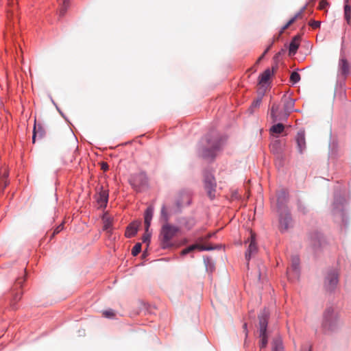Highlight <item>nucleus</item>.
Here are the masks:
<instances>
[{"instance_id":"nucleus-37","label":"nucleus","mask_w":351,"mask_h":351,"mask_svg":"<svg viewBox=\"0 0 351 351\" xmlns=\"http://www.w3.org/2000/svg\"><path fill=\"white\" fill-rule=\"evenodd\" d=\"M262 98L259 97L256 100L254 101L251 105L250 109L252 110L253 108H257L260 106L261 103Z\"/></svg>"},{"instance_id":"nucleus-21","label":"nucleus","mask_w":351,"mask_h":351,"mask_svg":"<svg viewBox=\"0 0 351 351\" xmlns=\"http://www.w3.org/2000/svg\"><path fill=\"white\" fill-rule=\"evenodd\" d=\"M300 260L298 256H294L292 258L291 261V267L288 271V274L291 271L293 272L295 276H298V269H299Z\"/></svg>"},{"instance_id":"nucleus-14","label":"nucleus","mask_w":351,"mask_h":351,"mask_svg":"<svg viewBox=\"0 0 351 351\" xmlns=\"http://www.w3.org/2000/svg\"><path fill=\"white\" fill-rule=\"evenodd\" d=\"M8 171L6 168L0 169V191H3L8 184Z\"/></svg>"},{"instance_id":"nucleus-23","label":"nucleus","mask_w":351,"mask_h":351,"mask_svg":"<svg viewBox=\"0 0 351 351\" xmlns=\"http://www.w3.org/2000/svg\"><path fill=\"white\" fill-rule=\"evenodd\" d=\"M339 71L342 75H346L349 72V64L344 58H341L339 61Z\"/></svg>"},{"instance_id":"nucleus-43","label":"nucleus","mask_w":351,"mask_h":351,"mask_svg":"<svg viewBox=\"0 0 351 351\" xmlns=\"http://www.w3.org/2000/svg\"><path fill=\"white\" fill-rule=\"evenodd\" d=\"M271 45H272V44H271V45H270L267 48V49L269 51V49H271Z\"/></svg>"},{"instance_id":"nucleus-38","label":"nucleus","mask_w":351,"mask_h":351,"mask_svg":"<svg viewBox=\"0 0 351 351\" xmlns=\"http://www.w3.org/2000/svg\"><path fill=\"white\" fill-rule=\"evenodd\" d=\"M328 3L326 0H321L319 3L318 9L319 10H326Z\"/></svg>"},{"instance_id":"nucleus-5","label":"nucleus","mask_w":351,"mask_h":351,"mask_svg":"<svg viewBox=\"0 0 351 351\" xmlns=\"http://www.w3.org/2000/svg\"><path fill=\"white\" fill-rule=\"evenodd\" d=\"M204 188L206 191L208 196L211 199H214L216 195L217 184L214 176L211 173H206L204 178Z\"/></svg>"},{"instance_id":"nucleus-44","label":"nucleus","mask_w":351,"mask_h":351,"mask_svg":"<svg viewBox=\"0 0 351 351\" xmlns=\"http://www.w3.org/2000/svg\"><path fill=\"white\" fill-rule=\"evenodd\" d=\"M139 177L145 178V175H144V174H143V173H141V174H140V175H139Z\"/></svg>"},{"instance_id":"nucleus-24","label":"nucleus","mask_w":351,"mask_h":351,"mask_svg":"<svg viewBox=\"0 0 351 351\" xmlns=\"http://www.w3.org/2000/svg\"><path fill=\"white\" fill-rule=\"evenodd\" d=\"M284 129H285L284 125L281 123H278L277 124L274 125L270 128V132L272 134H280L284 131Z\"/></svg>"},{"instance_id":"nucleus-1","label":"nucleus","mask_w":351,"mask_h":351,"mask_svg":"<svg viewBox=\"0 0 351 351\" xmlns=\"http://www.w3.org/2000/svg\"><path fill=\"white\" fill-rule=\"evenodd\" d=\"M179 231L180 228L178 226L169 223H164L161 227L159 235L161 247L164 249L172 247L171 240Z\"/></svg>"},{"instance_id":"nucleus-13","label":"nucleus","mask_w":351,"mask_h":351,"mask_svg":"<svg viewBox=\"0 0 351 351\" xmlns=\"http://www.w3.org/2000/svg\"><path fill=\"white\" fill-rule=\"evenodd\" d=\"M211 248L207 247H206V246H204L203 245L196 243V244L190 245L189 247L184 249L182 251L181 254L182 255H185L186 254H189V253H191V252H193L195 250H197L199 251H204V250H209Z\"/></svg>"},{"instance_id":"nucleus-31","label":"nucleus","mask_w":351,"mask_h":351,"mask_svg":"<svg viewBox=\"0 0 351 351\" xmlns=\"http://www.w3.org/2000/svg\"><path fill=\"white\" fill-rule=\"evenodd\" d=\"M161 219L165 221V223H168L169 215L165 206H162L161 209Z\"/></svg>"},{"instance_id":"nucleus-32","label":"nucleus","mask_w":351,"mask_h":351,"mask_svg":"<svg viewBox=\"0 0 351 351\" xmlns=\"http://www.w3.org/2000/svg\"><path fill=\"white\" fill-rule=\"evenodd\" d=\"M282 345L280 339H276L274 341V351H282Z\"/></svg>"},{"instance_id":"nucleus-27","label":"nucleus","mask_w":351,"mask_h":351,"mask_svg":"<svg viewBox=\"0 0 351 351\" xmlns=\"http://www.w3.org/2000/svg\"><path fill=\"white\" fill-rule=\"evenodd\" d=\"M344 16L347 23H350L351 20V8L348 5L344 6Z\"/></svg>"},{"instance_id":"nucleus-10","label":"nucleus","mask_w":351,"mask_h":351,"mask_svg":"<svg viewBox=\"0 0 351 351\" xmlns=\"http://www.w3.org/2000/svg\"><path fill=\"white\" fill-rule=\"evenodd\" d=\"M338 283V274L335 271H332L328 274L326 277L324 286L328 291H332Z\"/></svg>"},{"instance_id":"nucleus-16","label":"nucleus","mask_w":351,"mask_h":351,"mask_svg":"<svg viewBox=\"0 0 351 351\" xmlns=\"http://www.w3.org/2000/svg\"><path fill=\"white\" fill-rule=\"evenodd\" d=\"M154 214V208L152 206H149L145 212V228L147 229L149 228L151 225V221L153 217Z\"/></svg>"},{"instance_id":"nucleus-6","label":"nucleus","mask_w":351,"mask_h":351,"mask_svg":"<svg viewBox=\"0 0 351 351\" xmlns=\"http://www.w3.org/2000/svg\"><path fill=\"white\" fill-rule=\"evenodd\" d=\"M285 109L281 104L274 103L270 109V118L273 123L285 121L287 117H281L280 114H284Z\"/></svg>"},{"instance_id":"nucleus-19","label":"nucleus","mask_w":351,"mask_h":351,"mask_svg":"<svg viewBox=\"0 0 351 351\" xmlns=\"http://www.w3.org/2000/svg\"><path fill=\"white\" fill-rule=\"evenodd\" d=\"M45 135V130L43 128V126L40 124L35 125L33 130V136L32 141L33 143H35V139L36 136H38L40 138H43Z\"/></svg>"},{"instance_id":"nucleus-20","label":"nucleus","mask_w":351,"mask_h":351,"mask_svg":"<svg viewBox=\"0 0 351 351\" xmlns=\"http://www.w3.org/2000/svg\"><path fill=\"white\" fill-rule=\"evenodd\" d=\"M138 228V223H132L126 229L125 237L128 238L134 237L137 232Z\"/></svg>"},{"instance_id":"nucleus-40","label":"nucleus","mask_w":351,"mask_h":351,"mask_svg":"<svg viewBox=\"0 0 351 351\" xmlns=\"http://www.w3.org/2000/svg\"><path fill=\"white\" fill-rule=\"evenodd\" d=\"M309 25L312 27L313 29L318 28L320 26V21H311L309 22Z\"/></svg>"},{"instance_id":"nucleus-8","label":"nucleus","mask_w":351,"mask_h":351,"mask_svg":"<svg viewBox=\"0 0 351 351\" xmlns=\"http://www.w3.org/2000/svg\"><path fill=\"white\" fill-rule=\"evenodd\" d=\"M281 105L285 109L284 114H280L281 117H288L290 113L293 110L295 101L290 96L284 95L281 98Z\"/></svg>"},{"instance_id":"nucleus-7","label":"nucleus","mask_w":351,"mask_h":351,"mask_svg":"<svg viewBox=\"0 0 351 351\" xmlns=\"http://www.w3.org/2000/svg\"><path fill=\"white\" fill-rule=\"evenodd\" d=\"M278 211L280 212L279 229L283 232L291 226V218L287 210Z\"/></svg>"},{"instance_id":"nucleus-28","label":"nucleus","mask_w":351,"mask_h":351,"mask_svg":"<svg viewBox=\"0 0 351 351\" xmlns=\"http://www.w3.org/2000/svg\"><path fill=\"white\" fill-rule=\"evenodd\" d=\"M69 6V0H64L62 2V5H61V7L60 8V16H63L65 14Z\"/></svg>"},{"instance_id":"nucleus-35","label":"nucleus","mask_w":351,"mask_h":351,"mask_svg":"<svg viewBox=\"0 0 351 351\" xmlns=\"http://www.w3.org/2000/svg\"><path fill=\"white\" fill-rule=\"evenodd\" d=\"M25 277L19 278L16 280L14 286L13 287V291L16 290L18 287H21L23 283L25 282Z\"/></svg>"},{"instance_id":"nucleus-18","label":"nucleus","mask_w":351,"mask_h":351,"mask_svg":"<svg viewBox=\"0 0 351 351\" xmlns=\"http://www.w3.org/2000/svg\"><path fill=\"white\" fill-rule=\"evenodd\" d=\"M300 38L298 36H295L291 40L289 49V53L290 56H293L296 53L300 45Z\"/></svg>"},{"instance_id":"nucleus-2","label":"nucleus","mask_w":351,"mask_h":351,"mask_svg":"<svg viewBox=\"0 0 351 351\" xmlns=\"http://www.w3.org/2000/svg\"><path fill=\"white\" fill-rule=\"evenodd\" d=\"M339 316L333 308H328L324 315L322 326L325 331H334L338 327Z\"/></svg>"},{"instance_id":"nucleus-9","label":"nucleus","mask_w":351,"mask_h":351,"mask_svg":"<svg viewBox=\"0 0 351 351\" xmlns=\"http://www.w3.org/2000/svg\"><path fill=\"white\" fill-rule=\"evenodd\" d=\"M247 242L250 243L245 252V258L249 261L251 257L258 252V247L256 243V234L252 231H250V237L248 239Z\"/></svg>"},{"instance_id":"nucleus-45","label":"nucleus","mask_w":351,"mask_h":351,"mask_svg":"<svg viewBox=\"0 0 351 351\" xmlns=\"http://www.w3.org/2000/svg\"><path fill=\"white\" fill-rule=\"evenodd\" d=\"M267 53V52L264 51V52H263V53L262 54V57H264Z\"/></svg>"},{"instance_id":"nucleus-25","label":"nucleus","mask_w":351,"mask_h":351,"mask_svg":"<svg viewBox=\"0 0 351 351\" xmlns=\"http://www.w3.org/2000/svg\"><path fill=\"white\" fill-rule=\"evenodd\" d=\"M311 242L314 247H318L320 245L321 235L315 232L310 237Z\"/></svg>"},{"instance_id":"nucleus-22","label":"nucleus","mask_w":351,"mask_h":351,"mask_svg":"<svg viewBox=\"0 0 351 351\" xmlns=\"http://www.w3.org/2000/svg\"><path fill=\"white\" fill-rule=\"evenodd\" d=\"M16 290L13 291V295L10 301L11 307L13 309L16 308V303L21 299L23 293L21 291H16Z\"/></svg>"},{"instance_id":"nucleus-46","label":"nucleus","mask_w":351,"mask_h":351,"mask_svg":"<svg viewBox=\"0 0 351 351\" xmlns=\"http://www.w3.org/2000/svg\"><path fill=\"white\" fill-rule=\"evenodd\" d=\"M246 326H247V325H246V324H245L243 325V326H244V328H246Z\"/></svg>"},{"instance_id":"nucleus-4","label":"nucleus","mask_w":351,"mask_h":351,"mask_svg":"<svg viewBox=\"0 0 351 351\" xmlns=\"http://www.w3.org/2000/svg\"><path fill=\"white\" fill-rule=\"evenodd\" d=\"M220 143L217 139L208 140L207 145L202 149V156L206 159H212L215 156L216 152L219 149Z\"/></svg>"},{"instance_id":"nucleus-15","label":"nucleus","mask_w":351,"mask_h":351,"mask_svg":"<svg viewBox=\"0 0 351 351\" xmlns=\"http://www.w3.org/2000/svg\"><path fill=\"white\" fill-rule=\"evenodd\" d=\"M296 142L298 144L299 152L300 153H302L303 150L306 147L305 134L304 131L298 132L296 136Z\"/></svg>"},{"instance_id":"nucleus-12","label":"nucleus","mask_w":351,"mask_h":351,"mask_svg":"<svg viewBox=\"0 0 351 351\" xmlns=\"http://www.w3.org/2000/svg\"><path fill=\"white\" fill-rule=\"evenodd\" d=\"M287 200V193L285 190H281L277 195V206L278 210H287L285 204Z\"/></svg>"},{"instance_id":"nucleus-41","label":"nucleus","mask_w":351,"mask_h":351,"mask_svg":"<svg viewBox=\"0 0 351 351\" xmlns=\"http://www.w3.org/2000/svg\"><path fill=\"white\" fill-rule=\"evenodd\" d=\"M101 169L104 171L108 169V165L106 162L101 163Z\"/></svg>"},{"instance_id":"nucleus-26","label":"nucleus","mask_w":351,"mask_h":351,"mask_svg":"<svg viewBox=\"0 0 351 351\" xmlns=\"http://www.w3.org/2000/svg\"><path fill=\"white\" fill-rule=\"evenodd\" d=\"M301 12L296 14L292 19H291L285 26L282 27L280 32V34H282L290 25H291L298 18L301 17Z\"/></svg>"},{"instance_id":"nucleus-33","label":"nucleus","mask_w":351,"mask_h":351,"mask_svg":"<svg viewBox=\"0 0 351 351\" xmlns=\"http://www.w3.org/2000/svg\"><path fill=\"white\" fill-rule=\"evenodd\" d=\"M102 315L106 318H114L115 312L112 309H108L102 312Z\"/></svg>"},{"instance_id":"nucleus-30","label":"nucleus","mask_w":351,"mask_h":351,"mask_svg":"<svg viewBox=\"0 0 351 351\" xmlns=\"http://www.w3.org/2000/svg\"><path fill=\"white\" fill-rule=\"evenodd\" d=\"M112 226V221L109 217H104V229L108 231Z\"/></svg>"},{"instance_id":"nucleus-42","label":"nucleus","mask_w":351,"mask_h":351,"mask_svg":"<svg viewBox=\"0 0 351 351\" xmlns=\"http://www.w3.org/2000/svg\"><path fill=\"white\" fill-rule=\"evenodd\" d=\"M263 58V57H262V55L259 57V58L257 60V62H259Z\"/></svg>"},{"instance_id":"nucleus-3","label":"nucleus","mask_w":351,"mask_h":351,"mask_svg":"<svg viewBox=\"0 0 351 351\" xmlns=\"http://www.w3.org/2000/svg\"><path fill=\"white\" fill-rule=\"evenodd\" d=\"M269 317V313L267 311L264 310L258 316L259 319V331L261 343L260 346L261 348H265L267 344V337L266 335L267 321Z\"/></svg>"},{"instance_id":"nucleus-39","label":"nucleus","mask_w":351,"mask_h":351,"mask_svg":"<svg viewBox=\"0 0 351 351\" xmlns=\"http://www.w3.org/2000/svg\"><path fill=\"white\" fill-rule=\"evenodd\" d=\"M64 228V224L62 223L60 225H59L53 231L51 237H53L56 234H58L60 232H61Z\"/></svg>"},{"instance_id":"nucleus-29","label":"nucleus","mask_w":351,"mask_h":351,"mask_svg":"<svg viewBox=\"0 0 351 351\" xmlns=\"http://www.w3.org/2000/svg\"><path fill=\"white\" fill-rule=\"evenodd\" d=\"M300 80V75L298 73L295 72V71H293L291 73V76H290V81L291 82H292L293 84H296L297 82H298Z\"/></svg>"},{"instance_id":"nucleus-34","label":"nucleus","mask_w":351,"mask_h":351,"mask_svg":"<svg viewBox=\"0 0 351 351\" xmlns=\"http://www.w3.org/2000/svg\"><path fill=\"white\" fill-rule=\"evenodd\" d=\"M141 250V244L140 243H136L132 249V254L134 256H137Z\"/></svg>"},{"instance_id":"nucleus-17","label":"nucleus","mask_w":351,"mask_h":351,"mask_svg":"<svg viewBox=\"0 0 351 351\" xmlns=\"http://www.w3.org/2000/svg\"><path fill=\"white\" fill-rule=\"evenodd\" d=\"M274 67L272 69H266L259 77V84L264 85L267 83L271 76L274 74Z\"/></svg>"},{"instance_id":"nucleus-36","label":"nucleus","mask_w":351,"mask_h":351,"mask_svg":"<svg viewBox=\"0 0 351 351\" xmlns=\"http://www.w3.org/2000/svg\"><path fill=\"white\" fill-rule=\"evenodd\" d=\"M149 228L145 229L144 235L143 236L142 240L143 242L149 241L152 233L149 230Z\"/></svg>"},{"instance_id":"nucleus-11","label":"nucleus","mask_w":351,"mask_h":351,"mask_svg":"<svg viewBox=\"0 0 351 351\" xmlns=\"http://www.w3.org/2000/svg\"><path fill=\"white\" fill-rule=\"evenodd\" d=\"M108 200V191L104 190L103 186L100 187V191L98 194L97 201L101 208H105L107 206Z\"/></svg>"}]
</instances>
